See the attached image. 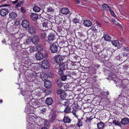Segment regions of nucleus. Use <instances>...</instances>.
I'll list each match as a JSON object with an SVG mask.
<instances>
[{
    "label": "nucleus",
    "instance_id": "38",
    "mask_svg": "<svg viewBox=\"0 0 129 129\" xmlns=\"http://www.w3.org/2000/svg\"><path fill=\"white\" fill-rule=\"evenodd\" d=\"M94 26L95 25H94V24L91 27L90 29V30H91L92 31H93L94 32H96V29H95V27Z\"/></svg>",
    "mask_w": 129,
    "mask_h": 129
},
{
    "label": "nucleus",
    "instance_id": "56",
    "mask_svg": "<svg viewBox=\"0 0 129 129\" xmlns=\"http://www.w3.org/2000/svg\"><path fill=\"white\" fill-rule=\"evenodd\" d=\"M102 58H103L104 59H104L105 61H107L108 60V57H103V56L102 57Z\"/></svg>",
    "mask_w": 129,
    "mask_h": 129
},
{
    "label": "nucleus",
    "instance_id": "59",
    "mask_svg": "<svg viewBox=\"0 0 129 129\" xmlns=\"http://www.w3.org/2000/svg\"><path fill=\"white\" fill-rule=\"evenodd\" d=\"M64 86L65 88H69V85L68 84H67L65 85H64Z\"/></svg>",
    "mask_w": 129,
    "mask_h": 129
},
{
    "label": "nucleus",
    "instance_id": "14",
    "mask_svg": "<svg viewBox=\"0 0 129 129\" xmlns=\"http://www.w3.org/2000/svg\"><path fill=\"white\" fill-rule=\"evenodd\" d=\"M83 24L86 27H89L92 25L91 22L89 20H85L83 22Z\"/></svg>",
    "mask_w": 129,
    "mask_h": 129
},
{
    "label": "nucleus",
    "instance_id": "31",
    "mask_svg": "<svg viewBox=\"0 0 129 129\" xmlns=\"http://www.w3.org/2000/svg\"><path fill=\"white\" fill-rule=\"evenodd\" d=\"M54 9L52 7H50L47 8V12L48 13H51L54 12Z\"/></svg>",
    "mask_w": 129,
    "mask_h": 129
},
{
    "label": "nucleus",
    "instance_id": "39",
    "mask_svg": "<svg viewBox=\"0 0 129 129\" xmlns=\"http://www.w3.org/2000/svg\"><path fill=\"white\" fill-rule=\"evenodd\" d=\"M113 123L115 125H119L120 124V123L117 120H114L113 121Z\"/></svg>",
    "mask_w": 129,
    "mask_h": 129
},
{
    "label": "nucleus",
    "instance_id": "36",
    "mask_svg": "<svg viewBox=\"0 0 129 129\" xmlns=\"http://www.w3.org/2000/svg\"><path fill=\"white\" fill-rule=\"evenodd\" d=\"M73 22L75 23H79L80 22L79 19L76 17L73 19Z\"/></svg>",
    "mask_w": 129,
    "mask_h": 129
},
{
    "label": "nucleus",
    "instance_id": "23",
    "mask_svg": "<svg viewBox=\"0 0 129 129\" xmlns=\"http://www.w3.org/2000/svg\"><path fill=\"white\" fill-rule=\"evenodd\" d=\"M104 124L102 122H100L97 123V125L98 128L100 129H102L104 127Z\"/></svg>",
    "mask_w": 129,
    "mask_h": 129
},
{
    "label": "nucleus",
    "instance_id": "58",
    "mask_svg": "<svg viewBox=\"0 0 129 129\" xmlns=\"http://www.w3.org/2000/svg\"><path fill=\"white\" fill-rule=\"evenodd\" d=\"M15 24L16 25H18L20 24V22L19 21H17L15 22Z\"/></svg>",
    "mask_w": 129,
    "mask_h": 129
},
{
    "label": "nucleus",
    "instance_id": "42",
    "mask_svg": "<svg viewBox=\"0 0 129 129\" xmlns=\"http://www.w3.org/2000/svg\"><path fill=\"white\" fill-rule=\"evenodd\" d=\"M25 109V112L27 114H28L30 113V109H28V108L27 107H26Z\"/></svg>",
    "mask_w": 129,
    "mask_h": 129
},
{
    "label": "nucleus",
    "instance_id": "24",
    "mask_svg": "<svg viewBox=\"0 0 129 129\" xmlns=\"http://www.w3.org/2000/svg\"><path fill=\"white\" fill-rule=\"evenodd\" d=\"M41 8L38 6H35L33 8V10L35 12H39L41 10Z\"/></svg>",
    "mask_w": 129,
    "mask_h": 129
},
{
    "label": "nucleus",
    "instance_id": "16",
    "mask_svg": "<svg viewBox=\"0 0 129 129\" xmlns=\"http://www.w3.org/2000/svg\"><path fill=\"white\" fill-rule=\"evenodd\" d=\"M121 123L123 125H126L129 123V120L127 118H124L122 119Z\"/></svg>",
    "mask_w": 129,
    "mask_h": 129
},
{
    "label": "nucleus",
    "instance_id": "9",
    "mask_svg": "<svg viewBox=\"0 0 129 129\" xmlns=\"http://www.w3.org/2000/svg\"><path fill=\"white\" fill-rule=\"evenodd\" d=\"M40 73H37L35 71H33L32 73V77L33 80L36 79L38 77H40Z\"/></svg>",
    "mask_w": 129,
    "mask_h": 129
},
{
    "label": "nucleus",
    "instance_id": "19",
    "mask_svg": "<svg viewBox=\"0 0 129 129\" xmlns=\"http://www.w3.org/2000/svg\"><path fill=\"white\" fill-rule=\"evenodd\" d=\"M53 102L51 98H47L45 101L46 104L48 105H51Z\"/></svg>",
    "mask_w": 129,
    "mask_h": 129
},
{
    "label": "nucleus",
    "instance_id": "12",
    "mask_svg": "<svg viewBox=\"0 0 129 129\" xmlns=\"http://www.w3.org/2000/svg\"><path fill=\"white\" fill-rule=\"evenodd\" d=\"M36 57L37 60H40L43 59V55L42 53L38 52L36 54Z\"/></svg>",
    "mask_w": 129,
    "mask_h": 129
},
{
    "label": "nucleus",
    "instance_id": "13",
    "mask_svg": "<svg viewBox=\"0 0 129 129\" xmlns=\"http://www.w3.org/2000/svg\"><path fill=\"white\" fill-rule=\"evenodd\" d=\"M63 121L65 123H69L71 122V120L69 117L65 115L63 119Z\"/></svg>",
    "mask_w": 129,
    "mask_h": 129
},
{
    "label": "nucleus",
    "instance_id": "30",
    "mask_svg": "<svg viewBox=\"0 0 129 129\" xmlns=\"http://www.w3.org/2000/svg\"><path fill=\"white\" fill-rule=\"evenodd\" d=\"M112 44L114 46L116 47H118L119 46V43L117 40H114L112 42Z\"/></svg>",
    "mask_w": 129,
    "mask_h": 129
},
{
    "label": "nucleus",
    "instance_id": "41",
    "mask_svg": "<svg viewBox=\"0 0 129 129\" xmlns=\"http://www.w3.org/2000/svg\"><path fill=\"white\" fill-rule=\"evenodd\" d=\"M58 94H61L62 93L64 92V91L61 89H58L57 91Z\"/></svg>",
    "mask_w": 129,
    "mask_h": 129
},
{
    "label": "nucleus",
    "instance_id": "61",
    "mask_svg": "<svg viewBox=\"0 0 129 129\" xmlns=\"http://www.w3.org/2000/svg\"><path fill=\"white\" fill-rule=\"evenodd\" d=\"M122 54L123 56H127L128 55V54L125 52H123V53Z\"/></svg>",
    "mask_w": 129,
    "mask_h": 129
},
{
    "label": "nucleus",
    "instance_id": "62",
    "mask_svg": "<svg viewBox=\"0 0 129 129\" xmlns=\"http://www.w3.org/2000/svg\"><path fill=\"white\" fill-rule=\"evenodd\" d=\"M66 126L67 127L66 129H67L68 128H69L70 127H73L74 125H70L68 126H67L66 125Z\"/></svg>",
    "mask_w": 129,
    "mask_h": 129
},
{
    "label": "nucleus",
    "instance_id": "45",
    "mask_svg": "<svg viewBox=\"0 0 129 129\" xmlns=\"http://www.w3.org/2000/svg\"><path fill=\"white\" fill-rule=\"evenodd\" d=\"M23 1H19L17 4V5L18 6H20V5L22 4L23 3Z\"/></svg>",
    "mask_w": 129,
    "mask_h": 129
},
{
    "label": "nucleus",
    "instance_id": "15",
    "mask_svg": "<svg viewBox=\"0 0 129 129\" xmlns=\"http://www.w3.org/2000/svg\"><path fill=\"white\" fill-rule=\"evenodd\" d=\"M39 77L43 81H44L47 79L48 76L46 74L43 73L40 74Z\"/></svg>",
    "mask_w": 129,
    "mask_h": 129
},
{
    "label": "nucleus",
    "instance_id": "49",
    "mask_svg": "<svg viewBox=\"0 0 129 129\" xmlns=\"http://www.w3.org/2000/svg\"><path fill=\"white\" fill-rule=\"evenodd\" d=\"M63 104L64 106H67L68 105V101L66 100H65L64 101V103Z\"/></svg>",
    "mask_w": 129,
    "mask_h": 129
},
{
    "label": "nucleus",
    "instance_id": "54",
    "mask_svg": "<svg viewBox=\"0 0 129 129\" xmlns=\"http://www.w3.org/2000/svg\"><path fill=\"white\" fill-rule=\"evenodd\" d=\"M74 105H75V107L76 108L78 109L80 108V107H79V106L77 103H74Z\"/></svg>",
    "mask_w": 129,
    "mask_h": 129
},
{
    "label": "nucleus",
    "instance_id": "21",
    "mask_svg": "<svg viewBox=\"0 0 129 129\" xmlns=\"http://www.w3.org/2000/svg\"><path fill=\"white\" fill-rule=\"evenodd\" d=\"M45 86L47 88H49L51 86V83L49 81L46 80L44 83Z\"/></svg>",
    "mask_w": 129,
    "mask_h": 129
},
{
    "label": "nucleus",
    "instance_id": "7",
    "mask_svg": "<svg viewBox=\"0 0 129 129\" xmlns=\"http://www.w3.org/2000/svg\"><path fill=\"white\" fill-rule=\"evenodd\" d=\"M8 9L7 8H3L0 10V14L3 16H6L8 13Z\"/></svg>",
    "mask_w": 129,
    "mask_h": 129
},
{
    "label": "nucleus",
    "instance_id": "6",
    "mask_svg": "<svg viewBox=\"0 0 129 129\" xmlns=\"http://www.w3.org/2000/svg\"><path fill=\"white\" fill-rule=\"evenodd\" d=\"M21 25L24 28H28L29 26V22L27 20H23L21 23Z\"/></svg>",
    "mask_w": 129,
    "mask_h": 129
},
{
    "label": "nucleus",
    "instance_id": "32",
    "mask_svg": "<svg viewBox=\"0 0 129 129\" xmlns=\"http://www.w3.org/2000/svg\"><path fill=\"white\" fill-rule=\"evenodd\" d=\"M31 42H32V39L31 37H27V38L26 39L25 42L28 44L30 43Z\"/></svg>",
    "mask_w": 129,
    "mask_h": 129
},
{
    "label": "nucleus",
    "instance_id": "46",
    "mask_svg": "<svg viewBox=\"0 0 129 129\" xmlns=\"http://www.w3.org/2000/svg\"><path fill=\"white\" fill-rule=\"evenodd\" d=\"M112 21L115 24L118 25L119 24L120 25L119 26H121V24H119L118 23H116V21L114 19H112Z\"/></svg>",
    "mask_w": 129,
    "mask_h": 129
},
{
    "label": "nucleus",
    "instance_id": "4",
    "mask_svg": "<svg viewBox=\"0 0 129 129\" xmlns=\"http://www.w3.org/2000/svg\"><path fill=\"white\" fill-rule=\"evenodd\" d=\"M50 50L52 53L56 52L58 50V46L55 43H54L50 47Z\"/></svg>",
    "mask_w": 129,
    "mask_h": 129
},
{
    "label": "nucleus",
    "instance_id": "18",
    "mask_svg": "<svg viewBox=\"0 0 129 129\" xmlns=\"http://www.w3.org/2000/svg\"><path fill=\"white\" fill-rule=\"evenodd\" d=\"M56 117V115L55 113L53 112L51 115V117H50V121L52 122H54L55 120Z\"/></svg>",
    "mask_w": 129,
    "mask_h": 129
},
{
    "label": "nucleus",
    "instance_id": "25",
    "mask_svg": "<svg viewBox=\"0 0 129 129\" xmlns=\"http://www.w3.org/2000/svg\"><path fill=\"white\" fill-rule=\"evenodd\" d=\"M102 7L105 10L108 11L110 10V8L107 4H104L102 5Z\"/></svg>",
    "mask_w": 129,
    "mask_h": 129
},
{
    "label": "nucleus",
    "instance_id": "22",
    "mask_svg": "<svg viewBox=\"0 0 129 129\" xmlns=\"http://www.w3.org/2000/svg\"><path fill=\"white\" fill-rule=\"evenodd\" d=\"M9 16L10 18L13 19L17 17V14L16 13L12 12L9 14Z\"/></svg>",
    "mask_w": 129,
    "mask_h": 129
},
{
    "label": "nucleus",
    "instance_id": "11",
    "mask_svg": "<svg viewBox=\"0 0 129 129\" xmlns=\"http://www.w3.org/2000/svg\"><path fill=\"white\" fill-rule=\"evenodd\" d=\"M55 60L58 63H61L62 61V58L60 55H57L55 56Z\"/></svg>",
    "mask_w": 129,
    "mask_h": 129
},
{
    "label": "nucleus",
    "instance_id": "28",
    "mask_svg": "<svg viewBox=\"0 0 129 129\" xmlns=\"http://www.w3.org/2000/svg\"><path fill=\"white\" fill-rule=\"evenodd\" d=\"M94 26H95V29H96V31L97 30H99L101 28V25L100 24L98 23H96L94 24Z\"/></svg>",
    "mask_w": 129,
    "mask_h": 129
},
{
    "label": "nucleus",
    "instance_id": "60",
    "mask_svg": "<svg viewBox=\"0 0 129 129\" xmlns=\"http://www.w3.org/2000/svg\"><path fill=\"white\" fill-rule=\"evenodd\" d=\"M72 113L75 116H77V115H76V111L75 110L73 111H72Z\"/></svg>",
    "mask_w": 129,
    "mask_h": 129
},
{
    "label": "nucleus",
    "instance_id": "64",
    "mask_svg": "<svg viewBox=\"0 0 129 129\" xmlns=\"http://www.w3.org/2000/svg\"><path fill=\"white\" fill-rule=\"evenodd\" d=\"M59 129H65L62 126H60L59 127Z\"/></svg>",
    "mask_w": 129,
    "mask_h": 129
},
{
    "label": "nucleus",
    "instance_id": "1",
    "mask_svg": "<svg viewBox=\"0 0 129 129\" xmlns=\"http://www.w3.org/2000/svg\"><path fill=\"white\" fill-rule=\"evenodd\" d=\"M59 69L55 68V70L56 72L58 73L60 75H62L63 73V70L65 69V67L64 65H59Z\"/></svg>",
    "mask_w": 129,
    "mask_h": 129
},
{
    "label": "nucleus",
    "instance_id": "48",
    "mask_svg": "<svg viewBox=\"0 0 129 129\" xmlns=\"http://www.w3.org/2000/svg\"><path fill=\"white\" fill-rule=\"evenodd\" d=\"M25 45L24 44H23L21 45V47L22 49H25L27 48V47H25Z\"/></svg>",
    "mask_w": 129,
    "mask_h": 129
},
{
    "label": "nucleus",
    "instance_id": "57",
    "mask_svg": "<svg viewBox=\"0 0 129 129\" xmlns=\"http://www.w3.org/2000/svg\"><path fill=\"white\" fill-rule=\"evenodd\" d=\"M2 6L6 7H8L9 8L10 7V5L8 4H6L3 5Z\"/></svg>",
    "mask_w": 129,
    "mask_h": 129
},
{
    "label": "nucleus",
    "instance_id": "52",
    "mask_svg": "<svg viewBox=\"0 0 129 129\" xmlns=\"http://www.w3.org/2000/svg\"><path fill=\"white\" fill-rule=\"evenodd\" d=\"M123 50L126 51H129V49L128 47H124L123 48Z\"/></svg>",
    "mask_w": 129,
    "mask_h": 129
},
{
    "label": "nucleus",
    "instance_id": "35",
    "mask_svg": "<svg viewBox=\"0 0 129 129\" xmlns=\"http://www.w3.org/2000/svg\"><path fill=\"white\" fill-rule=\"evenodd\" d=\"M67 78V76L66 75H64L61 76L60 78V80L61 81H65Z\"/></svg>",
    "mask_w": 129,
    "mask_h": 129
},
{
    "label": "nucleus",
    "instance_id": "50",
    "mask_svg": "<svg viewBox=\"0 0 129 129\" xmlns=\"http://www.w3.org/2000/svg\"><path fill=\"white\" fill-rule=\"evenodd\" d=\"M34 50V47H30L29 48V50L30 52H32Z\"/></svg>",
    "mask_w": 129,
    "mask_h": 129
},
{
    "label": "nucleus",
    "instance_id": "53",
    "mask_svg": "<svg viewBox=\"0 0 129 129\" xmlns=\"http://www.w3.org/2000/svg\"><path fill=\"white\" fill-rule=\"evenodd\" d=\"M53 74H51V73H49L48 74L49 77L51 78H52L53 77Z\"/></svg>",
    "mask_w": 129,
    "mask_h": 129
},
{
    "label": "nucleus",
    "instance_id": "26",
    "mask_svg": "<svg viewBox=\"0 0 129 129\" xmlns=\"http://www.w3.org/2000/svg\"><path fill=\"white\" fill-rule=\"evenodd\" d=\"M103 38L106 41H109L111 39V37L108 35H105L103 36Z\"/></svg>",
    "mask_w": 129,
    "mask_h": 129
},
{
    "label": "nucleus",
    "instance_id": "29",
    "mask_svg": "<svg viewBox=\"0 0 129 129\" xmlns=\"http://www.w3.org/2000/svg\"><path fill=\"white\" fill-rule=\"evenodd\" d=\"M71 108L67 106L66 107L64 110V112L66 113H68L71 112Z\"/></svg>",
    "mask_w": 129,
    "mask_h": 129
},
{
    "label": "nucleus",
    "instance_id": "51",
    "mask_svg": "<svg viewBox=\"0 0 129 129\" xmlns=\"http://www.w3.org/2000/svg\"><path fill=\"white\" fill-rule=\"evenodd\" d=\"M35 65V63H33L31 64L29 66L30 68H31V69H34V68L33 67H34Z\"/></svg>",
    "mask_w": 129,
    "mask_h": 129
},
{
    "label": "nucleus",
    "instance_id": "34",
    "mask_svg": "<svg viewBox=\"0 0 129 129\" xmlns=\"http://www.w3.org/2000/svg\"><path fill=\"white\" fill-rule=\"evenodd\" d=\"M66 96V94L64 93V92L62 93L60 95V97L61 99L64 100Z\"/></svg>",
    "mask_w": 129,
    "mask_h": 129
},
{
    "label": "nucleus",
    "instance_id": "47",
    "mask_svg": "<svg viewBox=\"0 0 129 129\" xmlns=\"http://www.w3.org/2000/svg\"><path fill=\"white\" fill-rule=\"evenodd\" d=\"M63 84H62V83L60 82L59 83H58L57 84V86L59 87H60L63 86Z\"/></svg>",
    "mask_w": 129,
    "mask_h": 129
},
{
    "label": "nucleus",
    "instance_id": "10",
    "mask_svg": "<svg viewBox=\"0 0 129 129\" xmlns=\"http://www.w3.org/2000/svg\"><path fill=\"white\" fill-rule=\"evenodd\" d=\"M61 13L64 15H67L69 13V10L66 8H62L60 11Z\"/></svg>",
    "mask_w": 129,
    "mask_h": 129
},
{
    "label": "nucleus",
    "instance_id": "37",
    "mask_svg": "<svg viewBox=\"0 0 129 129\" xmlns=\"http://www.w3.org/2000/svg\"><path fill=\"white\" fill-rule=\"evenodd\" d=\"M77 125L79 127H80V126H82V122L81 121V120L80 119H78V122L77 124Z\"/></svg>",
    "mask_w": 129,
    "mask_h": 129
},
{
    "label": "nucleus",
    "instance_id": "44",
    "mask_svg": "<svg viewBox=\"0 0 129 129\" xmlns=\"http://www.w3.org/2000/svg\"><path fill=\"white\" fill-rule=\"evenodd\" d=\"M110 13L111 15L114 17H115V15L114 13V12L111 10L110 9V10H109Z\"/></svg>",
    "mask_w": 129,
    "mask_h": 129
},
{
    "label": "nucleus",
    "instance_id": "20",
    "mask_svg": "<svg viewBox=\"0 0 129 129\" xmlns=\"http://www.w3.org/2000/svg\"><path fill=\"white\" fill-rule=\"evenodd\" d=\"M30 17L31 19L34 21L37 20L38 18V15L35 13H32L30 15Z\"/></svg>",
    "mask_w": 129,
    "mask_h": 129
},
{
    "label": "nucleus",
    "instance_id": "33",
    "mask_svg": "<svg viewBox=\"0 0 129 129\" xmlns=\"http://www.w3.org/2000/svg\"><path fill=\"white\" fill-rule=\"evenodd\" d=\"M46 34L43 31L42 32L40 35V37L42 39H44L46 38Z\"/></svg>",
    "mask_w": 129,
    "mask_h": 129
},
{
    "label": "nucleus",
    "instance_id": "17",
    "mask_svg": "<svg viewBox=\"0 0 129 129\" xmlns=\"http://www.w3.org/2000/svg\"><path fill=\"white\" fill-rule=\"evenodd\" d=\"M32 41L34 44H37L39 42V38L38 36H35L32 39Z\"/></svg>",
    "mask_w": 129,
    "mask_h": 129
},
{
    "label": "nucleus",
    "instance_id": "5",
    "mask_svg": "<svg viewBox=\"0 0 129 129\" xmlns=\"http://www.w3.org/2000/svg\"><path fill=\"white\" fill-rule=\"evenodd\" d=\"M55 39V35L54 33H50L48 37V40L50 43L52 42Z\"/></svg>",
    "mask_w": 129,
    "mask_h": 129
},
{
    "label": "nucleus",
    "instance_id": "40",
    "mask_svg": "<svg viewBox=\"0 0 129 129\" xmlns=\"http://www.w3.org/2000/svg\"><path fill=\"white\" fill-rule=\"evenodd\" d=\"M44 124L45 126H48L49 124V123L47 120H45L44 122Z\"/></svg>",
    "mask_w": 129,
    "mask_h": 129
},
{
    "label": "nucleus",
    "instance_id": "8",
    "mask_svg": "<svg viewBox=\"0 0 129 129\" xmlns=\"http://www.w3.org/2000/svg\"><path fill=\"white\" fill-rule=\"evenodd\" d=\"M28 31L31 35H34L36 33V29L34 27L31 26L29 27Z\"/></svg>",
    "mask_w": 129,
    "mask_h": 129
},
{
    "label": "nucleus",
    "instance_id": "27",
    "mask_svg": "<svg viewBox=\"0 0 129 129\" xmlns=\"http://www.w3.org/2000/svg\"><path fill=\"white\" fill-rule=\"evenodd\" d=\"M36 50L38 51H40L43 49V46L41 45H38L36 47Z\"/></svg>",
    "mask_w": 129,
    "mask_h": 129
},
{
    "label": "nucleus",
    "instance_id": "43",
    "mask_svg": "<svg viewBox=\"0 0 129 129\" xmlns=\"http://www.w3.org/2000/svg\"><path fill=\"white\" fill-rule=\"evenodd\" d=\"M21 11L23 13H25L26 12V10L25 8L22 7L21 8Z\"/></svg>",
    "mask_w": 129,
    "mask_h": 129
},
{
    "label": "nucleus",
    "instance_id": "55",
    "mask_svg": "<svg viewBox=\"0 0 129 129\" xmlns=\"http://www.w3.org/2000/svg\"><path fill=\"white\" fill-rule=\"evenodd\" d=\"M67 76V78L68 79H69V78H71L72 76H71V74H67L66 75Z\"/></svg>",
    "mask_w": 129,
    "mask_h": 129
},
{
    "label": "nucleus",
    "instance_id": "3",
    "mask_svg": "<svg viewBox=\"0 0 129 129\" xmlns=\"http://www.w3.org/2000/svg\"><path fill=\"white\" fill-rule=\"evenodd\" d=\"M50 63L49 61L47 60H45L42 62V66L45 69H48L50 66Z\"/></svg>",
    "mask_w": 129,
    "mask_h": 129
},
{
    "label": "nucleus",
    "instance_id": "63",
    "mask_svg": "<svg viewBox=\"0 0 129 129\" xmlns=\"http://www.w3.org/2000/svg\"><path fill=\"white\" fill-rule=\"evenodd\" d=\"M102 52H99L98 53V55L100 57L101 56V54H102Z\"/></svg>",
    "mask_w": 129,
    "mask_h": 129
},
{
    "label": "nucleus",
    "instance_id": "2",
    "mask_svg": "<svg viewBox=\"0 0 129 129\" xmlns=\"http://www.w3.org/2000/svg\"><path fill=\"white\" fill-rule=\"evenodd\" d=\"M50 22L47 19H46L44 20V22L42 24L43 27L42 29L43 30H48Z\"/></svg>",
    "mask_w": 129,
    "mask_h": 129
}]
</instances>
